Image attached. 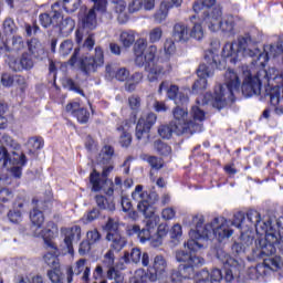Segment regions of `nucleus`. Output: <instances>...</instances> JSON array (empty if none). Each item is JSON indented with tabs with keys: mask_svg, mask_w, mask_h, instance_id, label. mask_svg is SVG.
<instances>
[{
	"mask_svg": "<svg viewBox=\"0 0 283 283\" xmlns=\"http://www.w3.org/2000/svg\"><path fill=\"white\" fill-rule=\"evenodd\" d=\"M250 45H258V40H255L251 33H245L243 36H239L238 41L228 42L224 44L221 56L216 54L212 50L205 51L203 59L206 64L202 63L197 69L198 80L192 84V94H202L207 90V78L213 76L214 70H227V63H232L235 65L240 61L241 56H255V53L249 50Z\"/></svg>",
	"mask_w": 283,
	"mask_h": 283,
	"instance_id": "obj_1",
	"label": "nucleus"
},
{
	"mask_svg": "<svg viewBox=\"0 0 283 283\" xmlns=\"http://www.w3.org/2000/svg\"><path fill=\"white\" fill-rule=\"evenodd\" d=\"M224 78L226 83L214 86L213 94L206 93L203 96L205 103H211L214 109H224L229 102L235 103V94H240V87L245 98L260 95L262 83H264L258 73L253 76L251 72H248L242 83L233 70H228Z\"/></svg>",
	"mask_w": 283,
	"mask_h": 283,
	"instance_id": "obj_2",
	"label": "nucleus"
},
{
	"mask_svg": "<svg viewBox=\"0 0 283 283\" xmlns=\"http://www.w3.org/2000/svg\"><path fill=\"white\" fill-rule=\"evenodd\" d=\"M217 0H198L193 3L192 10L197 15L190 17V21L199 19L209 29L210 32H224L226 34L235 33V18L233 15H226L222 18V7L216 6ZM212 8V9H211Z\"/></svg>",
	"mask_w": 283,
	"mask_h": 283,
	"instance_id": "obj_3",
	"label": "nucleus"
},
{
	"mask_svg": "<svg viewBox=\"0 0 283 283\" xmlns=\"http://www.w3.org/2000/svg\"><path fill=\"white\" fill-rule=\"evenodd\" d=\"M205 219L199 218L196 223V230H190L189 235L190 239L185 243L188 251H200V249H205V244L198 242V240H202L203 242H208V240H218L222 242L226 238H231L233 235V230L229 229V224H227V219L216 217L212 222L205 224Z\"/></svg>",
	"mask_w": 283,
	"mask_h": 283,
	"instance_id": "obj_4",
	"label": "nucleus"
},
{
	"mask_svg": "<svg viewBox=\"0 0 283 283\" xmlns=\"http://www.w3.org/2000/svg\"><path fill=\"white\" fill-rule=\"evenodd\" d=\"M133 52L135 64L137 67H145L146 72L149 73L148 78L151 83L167 73L165 66L158 63V46L150 45L147 48V40L140 38L135 42Z\"/></svg>",
	"mask_w": 283,
	"mask_h": 283,
	"instance_id": "obj_5",
	"label": "nucleus"
},
{
	"mask_svg": "<svg viewBox=\"0 0 283 283\" xmlns=\"http://www.w3.org/2000/svg\"><path fill=\"white\" fill-rule=\"evenodd\" d=\"M233 227L240 229L241 239L251 238L253 229H255L258 235H264L266 231L273 228L272 221H262V214L258 210H249L247 214L242 211L234 213L232 220Z\"/></svg>",
	"mask_w": 283,
	"mask_h": 283,
	"instance_id": "obj_6",
	"label": "nucleus"
},
{
	"mask_svg": "<svg viewBox=\"0 0 283 283\" xmlns=\"http://www.w3.org/2000/svg\"><path fill=\"white\" fill-rule=\"evenodd\" d=\"M176 260L179 262L178 270H172L170 281L172 283H182V280H191L196 275V269L205 264V259L196 255V251L178 250Z\"/></svg>",
	"mask_w": 283,
	"mask_h": 283,
	"instance_id": "obj_7",
	"label": "nucleus"
},
{
	"mask_svg": "<svg viewBox=\"0 0 283 283\" xmlns=\"http://www.w3.org/2000/svg\"><path fill=\"white\" fill-rule=\"evenodd\" d=\"M167 271V260L164 255H157L154 259L153 265H150L145 272L143 269L135 271L134 276L132 277L133 283H148L156 282L160 280V276Z\"/></svg>",
	"mask_w": 283,
	"mask_h": 283,
	"instance_id": "obj_8",
	"label": "nucleus"
},
{
	"mask_svg": "<svg viewBox=\"0 0 283 283\" xmlns=\"http://www.w3.org/2000/svg\"><path fill=\"white\" fill-rule=\"evenodd\" d=\"M217 258L223 265L226 282H233L235 277L242 275V271H244V262L233 259L223 250L217 251Z\"/></svg>",
	"mask_w": 283,
	"mask_h": 283,
	"instance_id": "obj_9",
	"label": "nucleus"
},
{
	"mask_svg": "<svg viewBox=\"0 0 283 283\" xmlns=\"http://www.w3.org/2000/svg\"><path fill=\"white\" fill-rule=\"evenodd\" d=\"M106 240L109 242L111 251L119 253L127 247V238L120 234V224L113 218H108L105 227Z\"/></svg>",
	"mask_w": 283,
	"mask_h": 283,
	"instance_id": "obj_10",
	"label": "nucleus"
},
{
	"mask_svg": "<svg viewBox=\"0 0 283 283\" xmlns=\"http://www.w3.org/2000/svg\"><path fill=\"white\" fill-rule=\"evenodd\" d=\"M172 116L175 118L172 123L175 124V134L177 136H184V134H195L197 126L193 120L187 119V116H189L187 108H182L180 105H177V107H175L172 111Z\"/></svg>",
	"mask_w": 283,
	"mask_h": 283,
	"instance_id": "obj_11",
	"label": "nucleus"
},
{
	"mask_svg": "<svg viewBox=\"0 0 283 283\" xmlns=\"http://www.w3.org/2000/svg\"><path fill=\"white\" fill-rule=\"evenodd\" d=\"M262 235L264 239L259 240V258H270L280 249V232L275 228H270Z\"/></svg>",
	"mask_w": 283,
	"mask_h": 283,
	"instance_id": "obj_12",
	"label": "nucleus"
},
{
	"mask_svg": "<svg viewBox=\"0 0 283 283\" xmlns=\"http://www.w3.org/2000/svg\"><path fill=\"white\" fill-rule=\"evenodd\" d=\"M132 198L134 200H139L137 205L138 211L146 218H151V212H149V209L154 207L155 202H158V195L155 192L148 193L147 191L143 190V185H137L132 193Z\"/></svg>",
	"mask_w": 283,
	"mask_h": 283,
	"instance_id": "obj_13",
	"label": "nucleus"
},
{
	"mask_svg": "<svg viewBox=\"0 0 283 283\" xmlns=\"http://www.w3.org/2000/svg\"><path fill=\"white\" fill-rule=\"evenodd\" d=\"M88 185L93 193L103 191L105 196H114V181L112 179H104L96 168L90 172Z\"/></svg>",
	"mask_w": 283,
	"mask_h": 283,
	"instance_id": "obj_14",
	"label": "nucleus"
},
{
	"mask_svg": "<svg viewBox=\"0 0 283 283\" xmlns=\"http://www.w3.org/2000/svg\"><path fill=\"white\" fill-rule=\"evenodd\" d=\"M80 70L86 76L92 74V72H96L101 65L105 63V53L103 52V48L96 46L95 48V56H84L80 59Z\"/></svg>",
	"mask_w": 283,
	"mask_h": 283,
	"instance_id": "obj_15",
	"label": "nucleus"
},
{
	"mask_svg": "<svg viewBox=\"0 0 283 283\" xmlns=\"http://www.w3.org/2000/svg\"><path fill=\"white\" fill-rule=\"evenodd\" d=\"M166 91V96L169 101H174L176 105H187L189 103V96L180 92V87L176 84L169 85L167 81H163L158 88V94L163 95V92Z\"/></svg>",
	"mask_w": 283,
	"mask_h": 283,
	"instance_id": "obj_16",
	"label": "nucleus"
},
{
	"mask_svg": "<svg viewBox=\"0 0 283 283\" xmlns=\"http://www.w3.org/2000/svg\"><path fill=\"white\" fill-rule=\"evenodd\" d=\"M156 120H158V116L151 112L139 117L135 128V138H137V140H143L145 136H149L151 127L156 125Z\"/></svg>",
	"mask_w": 283,
	"mask_h": 283,
	"instance_id": "obj_17",
	"label": "nucleus"
},
{
	"mask_svg": "<svg viewBox=\"0 0 283 283\" xmlns=\"http://www.w3.org/2000/svg\"><path fill=\"white\" fill-rule=\"evenodd\" d=\"M116 256L112 250H108L107 253L104 255L102 261V266L106 269L107 280H115L113 283H123V276L120 275V271L116 269L114 262Z\"/></svg>",
	"mask_w": 283,
	"mask_h": 283,
	"instance_id": "obj_18",
	"label": "nucleus"
},
{
	"mask_svg": "<svg viewBox=\"0 0 283 283\" xmlns=\"http://www.w3.org/2000/svg\"><path fill=\"white\" fill-rule=\"evenodd\" d=\"M156 222L154 220L148 219L146 221L145 228L140 229V226L134 224L126 230L127 235H137L138 240L145 244V242H149L151 240V229H155Z\"/></svg>",
	"mask_w": 283,
	"mask_h": 283,
	"instance_id": "obj_19",
	"label": "nucleus"
},
{
	"mask_svg": "<svg viewBox=\"0 0 283 283\" xmlns=\"http://www.w3.org/2000/svg\"><path fill=\"white\" fill-rule=\"evenodd\" d=\"M56 8H59V4H52L50 13H41L39 15V22L42 28H50V25L59 28V22L63 19V15H61V10Z\"/></svg>",
	"mask_w": 283,
	"mask_h": 283,
	"instance_id": "obj_20",
	"label": "nucleus"
},
{
	"mask_svg": "<svg viewBox=\"0 0 283 283\" xmlns=\"http://www.w3.org/2000/svg\"><path fill=\"white\" fill-rule=\"evenodd\" d=\"M56 233H59V226H56L54 221H49L46 227L41 230L40 235L44 241V249L46 251H50V249H56V243L52 241L54 240V235H56Z\"/></svg>",
	"mask_w": 283,
	"mask_h": 283,
	"instance_id": "obj_21",
	"label": "nucleus"
},
{
	"mask_svg": "<svg viewBox=\"0 0 283 283\" xmlns=\"http://www.w3.org/2000/svg\"><path fill=\"white\" fill-rule=\"evenodd\" d=\"M260 59H264V62H260L261 69L256 71V73L259 74L262 82L270 83L271 81H275V78H277V69L275 67H270L269 70L264 69L266 67V63H269V54L260 53L258 55V61H260Z\"/></svg>",
	"mask_w": 283,
	"mask_h": 283,
	"instance_id": "obj_22",
	"label": "nucleus"
},
{
	"mask_svg": "<svg viewBox=\"0 0 283 283\" xmlns=\"http://www.w3.org/2000/svg\"><path fill=\"white\" fill-rule=\"evenodd\" d=\"M9 67L13 72H23V70H32L34 67V61H32V54L24 52L19 59L11 60Z\"/></svg>",
	"mask_w": 283,
	"mask_h": 283,
	"instance_id": "obj_23",
	"label": "nucleus"
},
{
	"mask_svg": "<svg viewBox=\"0 0 283 283\" xmlns=\"http://www.w3.org/2000/svg\"><path fill=\"white\" fill-rule=\"evenodd\" d=\"M78 242L81 240V226H73L66 228L64 231V244L67 249V253L73 255L74 253V241Z\"/></svg>",
	"mask_w": 283,
	"mask_h": 283,
	"instance_id": "obj_24",
	"label": "nucleus"
},
{
	"mask_svg": "<svg viewBox=\"0 0 283 283\" xmlns=\"http://www.w3.org/2000/svg\"><path fill=\"white\" fill-rule=\"evenodd\" d=\"M174 6L176 8H180V6H182V0H171V2L163 1L160 3L159 10L154 15L156 23H161L163 21H165V19H167V15L169 14V10H171Z\"/></svg>",
	"mask_w": 283,
	"mask_h": 283,
	"instance_id": "obj_25",
	"label": "nucleus"
},
{
	"mask_svg": "<svg viewBox=\"0 0 283 283\" xmlns=\"http://www.w3.org/2000/svg\"><path fill=\"white\" fill-rule=\"evenodd\" d=\"M124 260L125 262H134L135 264H138L142 260L143 266H149V253L147 252H142L139 248H133L130 253L125 252L124 253Z\"/></svg>",
	"mask_w": 283,
	"mask_h": 283,
	"instance_id": "obj_26",
	"label": "nucleus"
},
{
	"mask_svg": "<svg viewBox=\"0 0 283 283\" xmlns=\"http://www.w3.org/2000/svg\"><path fill=\"white\" fill-rule=\"evenodd\" d=\"M172 39L177 43H187L190 39L189 27L182 22H177L172 29Z\"/></svg>",
	"mask_w": 283,
	"mask_h": 283,
	"instance_id": "obj_27",
	"label": "nucleus"
},
{
	"mask_svg": "<svg viewBox=\"0 0 283 283\" xmlns=\"http://www.w3.org/2000/svg\"><path fill=\"white\" fill-rule=\"evenodd\" d=\"M51 251L45 252L42 255V260L46 266H50V269H54L56 266H61V250H59V245H55V248H49Z\"/></svg>",
	"mask_w": 283,
	"mask_h": 283,
	"instance_id": "obj_28",
	"label": "nucleus"
},
{
	"mask_svg": "<svg viewBox=\"0 0 283 283\" xmlns=\"http://www.w3.org/2000/svg\"><path fill=\"white\" fill-rule=\"evenodd\" d=\"M154 10L156 8V0H132L128 3L129 14H135V12H140V10Z\"/></svg>",
	"mask_w": 283,
	"mask_h": 283,
	"instance_id": "obj_29",
	"label": "nucleus"
},
{
	"mask_svg": "<svg viewBox=\"0 0 283 283\" xmlns=\"http://www.w3.org/2000/svg\"><path fill=\"white\" fill-rule=\"evenodd\" d=\"M87 260L85 259H80L76 261L75 268L72 265H66L65 266V274H66V282L72 283L74 282V275H81L83 271L87 268L85 266Z\"/></svg>",
	"mask_w": 283,
	"mask_h": 283,
	"instance_id": "obj_30",
	"label": "nucleus"
},
{
	"mask_svg": "<svg viewBox=\"0 0 283 283\" xmlns=\"http://www.w3.org/2000/svg\"><path fill=\"white\" fill-rule=\"evenodd\" d=\"M113 196H104V195H96L94 200L96 202L97 208L101 211H116V203H114Z\"/></svg>",
	"mask_w": 283,
	"mask_h": 283,
	"instance_id": "obj_31",
	"label": "nucleus"
},
{
	"mask_svg": "<svg viewBox=\"0 0 283 283\" xmlns=\"http://www.w3.org/2000/svg\"><path fill=\"white\" fill-rule=\"evenodd\" d=\"M63 17V10L67 13L76 12L81 8V0H57L53 6H56Z\"/></svg>",
	"mask_w": 283,
	"mask_h": 283,
	"instance_id": "obj_32",
	"label": "nucleus"
},
{
	"mask_svg": "<svg viewBox=\"0 0 283 283\" xmlns=\"http://www.w3.org/2000/svg\"><path fill=\"white\" fill-rule=\"evenodd\" d=\"M140 96L138 95H132L128 97V105L132 109V113L129 115V123H132L133 125H136V120H138V112H140Z\"/></svg>",
	"mask_w": 283,
	"mask_h": 283,
	"instance_id": "obj_33",
	"label": "nucleus"
},
{
	"mask_svg": "<svg viewBox=\"0 0 283 283\" xmlns=\"http://www.w3.org/2000/svg\"><path fill=\"white\" fill-rule=\"evenodd\" d=\"M57 28L60 34H62L63 36H67L69 34H72V32H74V28H76V22L72 18H65L57 22Z\"/></svg>",
	"mask_w": 283,
	"mask_h": 283,
	"instance_id": "obj_34",
	"label": "nucleus"
},
{
	"mask_svg": "<svg viewBox=\"0 0 283 283\" xmlns=\"http://www.w3.org/2000/svg\"><path fill=\"white\" fill-rule=\"evenodd\" d=\"M116 130L120 133L118 139L120 147H124L125 149L132 147L134 137L132 136L130 132L123 125L117 126Z\"/></svg>",
	"mask_w": 283,
	"mask_h": 283,
	"instance_id": "obj_35",
	"label": "nucleus"
},
{
	"mask_svg": "<svg viewBox=\"0 0 283 283\" xmlns=\"http://www.w3.org/2000/svg\"><path fill=\"white\" fill-rule=\"evenodd\" d=\"M46 277H49L52 283H65V273H63V268L61 265L48 270Z\"/></svg>",
	"mask_w": 283,
	"mask_h": 283,
	"instance_id": "obj_36",
	"label": "nucleus"
},
{
	"mask_svg": "<svg viewBox=\"0 0 283 283\" xmlns=\"http://www.w3.org/2000/svg\"><path fill=\"white\" fill-rule=\"evenodd\" d=\"M96 10L90 9L88 12L82 18V27L85 30H96Z\"/></svg>",
	"mask_w": 283,
	"mask_h": 283,
	"instance_id": "obj_37",
	"label": "nucleus"
},
{
	"mask_svg": "<svg viewBox=\"0 0 283 283\" xmlns=\"http://www.w3.org/2000/svg\"><path fill=\"white\" fill-rule=\"evenodd\" d=\"M145 75L143 72H135L128 77V83L125 84L126 92H136V87L143 83Z\"/></svg>",
	"mask_w": 283,
	"mask_h": 283,
	"instance_id": "obj_38",
	"label": "nucleus"
},
{
	"mask_svg": "<svg viewBox=\"0 0 283 283\" xmlns=\"http://www.w3.org/2000/svg\"><path fill=\"white\" fill-rule=\"evenodd\" d=\"M154 149L157 151L159 156H163V158H169V156H171L174 151L171 149V146H169V144L160 139H157L154 142Z\"/></svg>",
	"mask_w": 283,
	"mask_h": 283,
	"instance_id": "obj_39",
	"label": "nucleus"
},
{
	"mask_svg": "<svg viewBox=\"0 0 283 283\" xmlns=\"http://www.w3.org/2000/svg\"><path fill=\"white\" fill-rule=\"evenodd\" d=\"M32 205L34 206L33 209H36L38 211H52V208L54 207V202L52 199H32Z\"/></svg>",
	"mask_w": 283,
	"mask_h": 283,
	"instance_id": "obj_40",
	"label": "nucleus"
},
{
	"mask_svg": "<svg viewBox=\"0 0 283 283\" xmlns=\"http://www.w3.org/2000/svg\"><path fill=\"white\" fill-rule=\"evenodd\" d=\"M30 220L34 227L41 229V227H43V223L45 222V216L43 214V211L38 210V208H33L30 211Z\"/></svg>",
	"mask_w": 283,
	"mask_h": 283,
	"instance_id": "obj_41",
	"label": "nucleus"
},
{
	"mask_svg": "<svg viewBox=\"0 0 283 283\" xmlns=\"http://www.w3.org/2000/svg\"><path fill=\"white\" fill-rule=\"evenodd\" d=\"M63 87L69 90V92H74L75 94H80V96L85 97V91H83L78 83H76L72 77H66L63 81Z\"/></svg>",
	"mask_w": 283,
	"mask_h": 283,
	"instance_id": "obj_42",
	"label": "nucleus"
},
{
	"mask_svg": "<svg viewBox=\"0 0 283 283\" xmlns=\"http://www.w3.org/2000/svg\"><path fill=\"white\" fill-rule=\"evenodd\" d=\"M119 41L125 48H132L136 43L134 31H123L119 35Z\"/></svg>",
	"mask_w": 283,
	"mask_h": 283,
	"instance_id": "obj_43",
	"label": "nucleus"
},
{
	"mask_svg": "<svg viewBox=\"0 0 283 283\" xmlns=\"http://www.w3.org/2000/svg\"><path fill=\"white\" fill-rule=\"evenodd\" d=\"M14 199V192L8 188L0 189V205L2 207H9Z\"/></svg>",
	"mask_w": 283,
	"mask_h": 283,
	"instance_id": "obj_44",
	"label": "nucleus"
},
{
	"mask_svg": "<svg viewBox=\"0 0 283 283\" xmlns=\"http://www.w3.org/2000/svg\"><path fill=\"white\" fill-rule=\"evenodd\" d=\"M174 133L176 134V124L171 123L170 125H161L158 128V134L161 138H166L169 140L171 136H174Z\"/></svg>",
	"mask_w": 283,
	"mask_h": 283,
	"instance_id": "obj_45",
	"label": "nucleus"
},
{
	"mask_svg": "<svg viewBox=\"0 0 283 283\" xmlns=\"http://www.w3.org/2000/svg\"><path fill=\"white\" fill-rule=\"evenodd\" d=\"M14 83L17 85L20 96H25V92H28V87H30V85L28 84V78H25V76L23 75H15Z\"/></svg>",
	"mask_w": 283,
	"mask_h": 283,
	"instance_id": "obj_46",
	"label": "nucleus"
},
{
	"mask_svg": "<svg viewBox=\"0 0 283 283\" xmlns=\"http://www.w3.org/2000/svg\"><path fill=\"white\" fill-rule=\"evenodd\" d=\"M72 50H74V42L72 40H64L60 44L59 52L61 56H70V54H72Z\"/></svg>",
	"mask_w": 283,
	"mask_h": 283,
	"instance_id": "obj_47",
	"label": "nucleus"
},
{
	"mask_svg": "<svg viewBox=\"0 0 283 283\" xmlns=\"http://www.w3.org/2000/svg\"><path fill=\"white\" fill-rule=\"evenodd\" d=\"M73 118H76L80 125H87L90 123V111L82 106Z\"/></svg>",
	"mask_w": 283,
	"mask_h": 283,
	"instance_id": "obj_48",
	"label": "nucleus"
},
{
	"mask_svg": "<svg viewBox=\"0 0 283 283\" xmlns=\"http://www.w3.org/2000/svg\"><path fill=\"white\" fill-rule=\"evenodd\" d=\"M192 277H195V283H211V273H209V270H201Z\"/></svg>",
	"mask_w": 283,
	"mask_h": 283,
	"instance_id": "obj_49",
	"label": "nucleus"
},
{
	"mask_svg": "<svg viewBox=\"0 0 283 283\" xmlns=\"http://www.w3.org/2000/svg\"><path fill=\"white\" fill-rule=\"evenodd\" d=\"M203 36H205V30L202 29V24L195 23L190 31V38L196 39V41H201Z\"/></svg>",
	"mask_w": 283,
	"mask_h": 283,
	"instance_id": "obj_50",
	"label": "nucleus"
},
{
	"mask_svg": "<svg viewBox=\"0 0 283 283\" xmlns=\"http://www.w3.org/2000/svg\"><path fill=\"white\" fill-rule=\"evenodd\" d=\"M0 129H6V125H0ZM0 143L7 147H17V142L6 133H0Z\"/></svg>",
	"mask_w": 283,
	"mask_h": 283,
	"instance_id": "obj_51",
	"label": "nucleus"
},
{
	"mask_svg": "<svg viewBox=\"0 0 283 283\" xmlns=\"http://www.w3.org/2000/svg\"><path fill=\"white\" fill-rule=\"evenodd\" d=\"M17 32V23L11 18H8L3 22V33L7 35L14 34Z\"/></svg>",
	"mask_w": 283,
	"mask_h": 283,
	"instance_id": "obj_52",
	"label": "nucleus"
},
{
	"mask_svg": "<svg viewBox=\"0 0 283 283\" xmlns=\"http://www.w3.org/2000/svg\"><path fill=\"white\" fill-rule=\"evenodd\" d=\"M107 279V269L103 266L102 264L96 265V268L93 271V280H105Z\"/></svg>",
	"mask_w": 283,
	"mask_h": 283,
	"instance_id": "obj_53",
	"label": "nucleus"
},
{
	"mask_svg": "<svg viewBox=\"0 0 283 283\" xmlns=\"http://www.w3.org/2000/svg\"><path fill=\"white\" fill-rule=\"evenodd\" d=\"M129 70L125 67H120L115 72V78L116 81H119L120 83H129Z\"/></svg>",
	"mask_w": 283,
	"mask_h": 283,
	"instance_id": "obj_54",
	"label": "nucleus"
},
{
	"mask_svg": "<svg viewBox=\"0 0 283 283\" xmlns=\"http://www.w3.org/2000/svg\"><path fill=\"white\" fill-rule=\"evenodd\" d=\"M15 76L10 73H2L0 83L3 87H12L14 85Z\"/></svg>",
	"mask_w": 283,
	"mask_h": 283,
	"instance_id": "obj_55",
	"label": "nucleus"
},
{
	"mask_svg": "<svg viewBox=\"0 0 283 283\" xmlns=\"http://www.w3.org/2000/svg\"><path fill=\"white\" fill-rule=\"evenodd\" d=\"M81 102H69L65 106V112L67 114H71V116H74L77 114V112L82 108Z\"/></svg>",
	"mask_w": 283,
	"mask_h": 283,
	"instance_id": "obj_56",
	"label": "nucleus"
},
{
	"mask_svg": "<svg viewBox=\"0 0 283 283\" xmlns=\"http://www.w3.org/2000/svg\"><path fill=\"white\" fill-rule=\"evenodd\" d=\"M147 163L150 165L153 169H156L157 171L163 169V167H165V164L163 163V158H158L156 156H149L147 158Z\"/></svg>",
	"mask_w": 283,
	"mask_h": 283,
	"instance_id": "obj_57",
	"label": "nucleus"
},
{
	"mask_svg": "<svg viewBox=\"0 0 283 283\" xmlns=\"http://www.w3.org/2000/svg\"><path fill=\"white\" fill-rule=\"evenodd\" d=\"M163 39V29L160 27L154 28L149 32V42L150 43H158Z\"/></svg>",
	"mask_w": 283,
	"mask_h": 283,
	"instance_id": "obj_58",
	"label": "nucleus"
},
{
	"mask_svg": "<svg viewBox=\"0 0 283 283\" xmlns=\"http://www.w3.org/2000/svg\"><path fill=\"white\" fill-rule=\"evenodd\" d=\"M11 160L8 148H6V146H0V164L2 163V167H8V163H11Z\"/></svg>",
	"mask_w": 283,
	"mask_h": 283,
	"instance_id": "obj_59",
	"label": "nucleus"
},
{
	"mask_svg": "<svg viewBox=\"0 0 283 283\" xmlns=\"http://www.w3.org/2000/svg\"><path fill=\"white\" fill-rule=\"evenodd\" d=\"M30 145L33 151H39V149H43V147L45 146V140L43 139V137H32L30 139Z\"/></svg>",
	"mask_w": 283,
	"mask_h": 283,
	"instance_id": "obj_60",
	"label": "nucleus"
},
{
	"mask_svg": "<svg viewBox=\"0 0 283 283\" xmlns=\"http://www.w3.org/2000/svg\"><path fill=\"white\" fill-rule=\"evenodd\" d=\"M86 238L91 244H96V242H101V232L97 229L91 230L86 233Z\"/></svg>",
	"mask_w": 283,
	"mask_h": 283,
	"instance_id": "obj_61",
	"label": "nucleus"
},
{
	"mask_svg": "<svg viewBox=\"0 0 283 283\" xmlns=\"http://www.w3.org/2000/svg\"><path fill=\"white\" fill-rule=\"evenodd\" d=\"M170 238L171 240H180L182 238V226L176 223L170 229Z\"/></svg>",
	"mask_w": 283,
	"mask_h": 283,
	"instance_id": "obj_62",
	"label": "nucleus"
},
{
	"mask_svg": "<svg viewBox=\"0 0 283 283\" xmlns=\"http://www.w3.org/2000/svg\"><path fill=\"white\" fill-rule=\"evenodd\" d=\"M191 115H192L193 120L202 122V120H205V116H207V113H205V111H202L198 106H192Z\"/></svg>",
	"mask_w": 283,
	"mask_h": 283,
	"instance_id": "obj_63",
	"label": "nucleus"
},
{
	"mask_svg": "<svg viewBox=\"0 0 283 283\" xmlns=\"http://www.w3.org/2000/svg\"><path fill=\"white\" fill-rule=\"evenodd\" d=\"M21 210H10L8 212V218L13 224H19V222H21Z\"/></svg>",
	"mask_w": 283,
	"mask_h": 283,
	"instance_id": "obj_64",
	"label": "nucleus"
}]
</instances>
